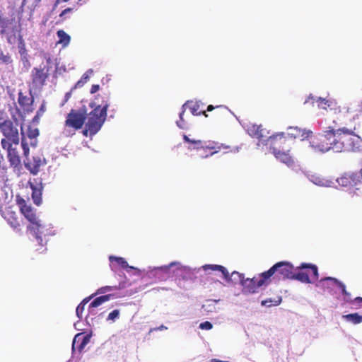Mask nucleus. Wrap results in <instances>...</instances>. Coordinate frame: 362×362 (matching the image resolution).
<instances>
[{
    "label": "nucleus",
    "mask_w": 362,
    "mask_h": 362,
    "mask_svg": "<svg viewBox=\"0 0 362 362\" xmlns=\"http://www.w3.org/2000/svg\"><path fill=\"white\" fill-rule=\"evenodd\" d=\"M87 0H78L77 4L79 6H82L85 3H86Z\"/></svg>",
    "instance_id": "obj_47"
},
{
    "label": "nucleus",
    "mask_w": 362,
    "mask_h": 362,
    "mask_svg": "<svg viewBox=\"0 0 362 362\" xmlns=\"http://www.w3.org/2000/svg\"><path fill=\"white\" fill-rule=\"evenodd\" d=\"M21 18L16 19L13 16L4 17L0 16V34L5 37L9 45H13L17 40L23 44V36L21 35Z\"/></svg>",
    "instance_id": "obj_3"
},
{
    "label": "nucleus",
    "mask_w": 362,
    "mask_h": 362,
    "mask_svg": "<svg viewBox=\"0 0 362 362\" xmlns=\"http://www.w3.org/2000/svg\"><path fill=\"white\" fill-rule=\"evenodd\" d=\"M311 134V131H307L298 127H290L288 132H285V136H288V139L294 144L296 139L303 141L308 138Z\"/></svg>",
    "instance_id": "obj_19"
},
{
    "label": "nucleus",
    "mask_w": 362,
    "mask_h": 362,
    "mask_svg": "<svg viewBox=\"0 0 362 362\" xmlns=\"http://www.w3.org/2000/svg\"><path fill=\"white\" fill-rule=\"evenodd\" d=\"M32 189V199L33 202L37 205L40 206L42 203V187H37L33 184H30Z\"/></svg>",
    "instance_id": "obj_28"
},
{
    "label": "nucleus",
    "mask_w": 362,
    "mask_h": 362,
    "mask_svg": "<svg viewBox=\"0 0 362 362\" xmlns=\"http://www.w3.org/2000/svg\"><path fill=\"white\" fill-rule=\"evenodd\" d=\"M176 264L175 262H172V263H170V264L169 265H168V266L161 267L160 269L161 270H163V271H167V270H168V269H169L170 267L173 266V265H174V264Z\"/></svg>",
    "instance_id": "obj_45"
},
{
    "label": "nucleus",
    "mask_w": 362,
    "mask_h": 362,
    "mask_svg": "<svg viewBox=\"0 0 362 362\" xmlns=\"http://www.w3.org/2000/svg\"><path fill=\"white\" fill-rule=\"evenodd\" d=\"M266 145L269 146L271 151H274L291 149L293 144L288 139V136H285V132H279L270 136L267 139Z\"/></svg>",
    "instance_id": "obj_11"
},
{
    "label": "nucleus",
    "mask_w": 362,
    "mask_h": 362,
    "mask_svg": "<svg viewBox=\"0 0 362 362\" xmlns=\"http://www.w3.org/2000/svg\"><path fill=\"white\" fill-rule=\"evenodd\" d=\"M357 190H358V189H356V190L353 191V192H349V194L351 197H354V195H356V196H359L357 193Z\"/></svg>",
    "instance_id": "obj_46"
},
{
    "label": "nucleus",
    "mask_w": 362,
    "mask_h": 362,
    "mask_svg": "<svg viewBox=\"0 0 362 362\" xmlns=\"http://www.w3.org/2000/svg\"><path fill=\"white\" fill-rule=\"evenodd\" d=\"M59 38L58 43L62 44L64 47L67 46L71 40L70 36L63 30H59L57 33Z\"/></svg>",
    "instance_id": "obj_32"
},
{
    "label": "nucleus",
    "mask_w": 362,
    "mask_h": 362,
    "mask_svg": "<svg viewBox=\"0 0 362 362\" xmlns=\"http://www.w3.org/2000/svg\"><path fill=\"white\" fill-rule=\"evenodd\" d=\"M114 296L112 294H107L100 296L95 298L89 305V309L94 308L100 306L103 303L107 302L110 300Z\"/></svg>",
    "instance_id": "obj_30"
},
{
    "label": "nucleus",
    "mask_w": 362,
    "mask_h": 362,
    "mask_svg": "<svg viewBox=\"0 0 362 362\" xmlns=\"http://www.w3.org/2000/svg\"><path fill=\"white\" fill-rule=\"evenodd\" d=\"M45 164L46 160L45 158L36 156L33 157V160L31 161H28L25 163V166L31 174L37 175L40 172V168Z\"/></svg>",
    "instance_id": "obj_22"
},
{
    "label": "nucleus",
    "mask_w": 362,
    "mask_h": 362,
    "mask_svg": "<svg viewBox=\"0 0 362 362\" xmlns=\"http://www.w3.org/2000/svg\"><path fill=\"white\" fill-rule=\"evenodd\" d=\"M90 341V337L88 336H82L81 334H78L75 336L73 343H72V349L73 350H77L79 352H81L85 346L88 344Z\"/></svg>",
    "instance_id": "obj_25"
},
{
    "label": "nucleus",
    "mask_w": 362,
    "mask_h": 362,
    "mask_svg": "<svg viewBox=\"0 0 362 362\" xmlns=\"http://www.w3.org/2000/svg\"><path fill=\"white\" fill-rule=\"evenodd\" d=\"M210 362H229V361H221V360H218V359H216V358H213V359L211 360Z\"/></svg>",
    "instance_id": "obj_49"
},
{
    "label": "nucleus",
    "mask_w": 362,
    "mask_h": 362,
    "mask_svg": "<svg viewBox=\"0 0 362 362\" xmlns=\"http://www.w3.org/2000/svg\"><path fill=\"white\" fill-rule=\"evenodd\" d=\"M92 296L87 297L84 298L81 303L77 306L76 309V313L77 317L79 319H81L83 317V313L84 310L85 305L89 302V300L91 299Z\"/></svg>",
    "instance_id": "obj_34"
},
{
    "label": "nucleus",
    "mask_w": 362,
    "mask_h": 362,
    "mask_svg": "<svg viewBox=\"0 0 362 362\" xmlns=\"http://www.w3.org/2000/svg\"><path fill=\"white\" fill-rule=\"evenodd\" d=\"M212 327H213L212 324L210 322H209V321H206V322H202L199 325V328L202 329L209 330Z\"/></svg>",
    "instance_id": "obj_41"
},
{
    "label": "nucleus",
    "mask_w": 362,
    "mask_h": 362,
    "mask_svg": "<svg viewBox=\"0 0 362 362\" xmlns=\"http://www.w3.org/2000/svg\"><path fill=\"white\" fill-rule=\"evenodd\" d=\"M73 8H67L62 11V12L60 13L59 17L63 18L66 13L71 12Z\"/></svg>",
    "instance_id": "obj_44"
},
{
    "label": "nucleus",
    "mask_w": 362,
    "mask_h": 362,
    "mask_svg": "<svg viewBox=\"0 0 362 362\" xmlns=\"http://www.w3.org/2000/svg\"><path fill=\"white\" fill-rule=\"evenodd\" d=\"M346 321L354 325H358L362 322V315L357 313L344 315L342 317Z\"/></svg>",
    "instance_id": "obj_31"
},
{
    "label": "nucleus",
    "mask_w": 362,
    "mask_h": 362,
    "mask_svg": "<svg viewBox=\"0 0 362 362\" xmlns=\"http://www.w3.org/2000/svg\"><path fill=\"white\" fill-rule=\"evenodd\" d=\"M204 271L211 269L212 271H219L222 273L226 282L228 284H240L244 280V275L238 272H233L230 274L223 266L218 264H205L202 267Z\"/></svg>",
    "instance_id": "obj_13"
},
{
    "label": "nucleus",
    "mask_w": 362,
    "mask_h": 362,
    "mask_svg": "<svg viewBox=\"0 0 362 362\" xmlns=\"http://www.w3.org/2000/svg\"><path fill=\"white\" fill-rule=\"evenodd\" d=\"M39 134L40 131L36 127L28 126L26 132H24L23 127L21 128V145L23 151V156L27 160H28L30 155V146L35 148L37 145Z\"/></svg>",
    "instance_id": "obj_9"
},
{
    "label": "nucleus",
    "mask_w": 362,
    "mask_h": 362,
    "mask_svg": "<svg viewBox=\"0 0 362 362\" xmlns=\"http://www.w3.org/2000/svg\"><path fill=\"white\" fill-rule=\"evenodd\" d=\"M327 139L321 134L310 141V147L315 152L325 153L329 151L332 150L333 146H332L331 143H327Z\"/></svg>",
    "instance_id": "obj_18"
},
{
    "label": "nucleus",
    "mask_w": 362,
    "mask_h": 362,
    "mask_svg": "<svg viewBox=\"0 0 362 362\" xmlns=\"http://www.w3.org/2000/svg\"><path fill=\"white\" fill-rule=\"evenodd\" d=\"M49 69L47 66L34 67L31 71L30 86L34 89H42L49 77Z\"/></svg>",
    "instance_id": "obj_12"
},
{
    "label": "nucleus",
    "mask_w": 362,
    "mask_h": 362,
    "mask_svg": "<svg viewBox=\"0 0 362 362\" xmlns=\"http://www.w3.org/2000/svg\"><path fill=\"white\" fill-rule=\"evenodd\" d=\"M281 302V297L278 296L276 299L272 300V298H267L264 300H262V305H267V306H271V305H278Z\"/></svg>",
    "instance_id": "obj_38"
},
{
    "label": "nucleus",
    "mask_w": 362,
    "mask_h": 362,
    "mask_svg": "<svg viewBox=\"0 0 362 362\" xmlns=\"http://www.w3.org/2000/svg\"><path fill=\"white\" fill-rule=\"evenodd\" d=\"M183 140L185 142L187 143L189 146H187V148L189 150H209L210 153H206L205 155H201V157L202 158H206L209 156H211L214 155L215 153H217L221 151H223L225 153H228L229 151H232L230 149V146H226L223 144H220L217 141H204L199 139H190L189 136L184 134L183 135Z\"/></svg>",
    "instance_id": "obj_6"
},
{
    "label": "nucleus",
    "mask_w": 362,
    "mask_h": 362,
    "mask_svg": "<svg viewBox=\"0 0 362 362\" xmlns=\"http://www.w3.org/2000/svg\"><path fill=\"white\" fill-rule=\"evenodd\" d=\"M99 89H100V86L98 84H94L91 86L90 92V93L93 94V93H96L98 90H99Z\"/></svg>",
    "instance_id": "obj_43"
},
{
    "label": "nucleus",
    "mask_w": 362,
    "mask_h": 362,
    "mask_svg": "<svg viewBox=\"0 0 362 362\" xmlns=\"http://www.w3.org/2000/svg\"><path fill=\"white\" fill-rule=\"evenodd\" d=\"M71 96V93H67L65 95L66 100H67Z\"/></svg>",
    "instance_id": "obj_54"
},
{
    "label": "nucleus",
    "mask_w": 362,
    "mask_h": 362,
    "mask_svg": "<svg viewBox=\"0 0 362 362\" xmlns=\"http://www.w3.org/2000/svg\"><path fill=\"white\" fill-rule=\"evenodd\" d=\"M185 112V109H182V112L180 113V120L177 122V125L180 129L185 128V120L183 119V115H184Z\"/></svg>",
    "instance_id": "obj_40"
},
{
    "label": "nucleus",
    "mask_w": 362,
    "mask_h": 362,
    "mask_svg": "<svg viewBox=\"0 0 362 362\" xmlns=\"http://www.w3.org/2000/svg\"><path fill=\"white\" fill-rule=\"evenodd\" d=\"M291 149H285L283 151H271L274 157L280 162L291 166L294 164L293 156L291 153Z\"/></svg>",
    "instance_id": "obj_23"
},
{
    "label": "nucleus",
    "mask_w": 362,
    "mask_h": 362,
    "mask_svg": "<svg viewBox=\"0 0 362 362\" xmlns=\"http://www.w3.org/2000/svg\"><path fill=\"white\" fill-rule=\"evenodd\" d=\"M218 302L216 300H207L206 303L202 305V308L207 312H213L216 310L215 304Z\"/></svg>",
    "instance_id": "obj_36"
},
{
    "label": "nucleus",
    "mask_w": 362,
    "mask_h": 362,
    "mask_svg": "<svg viewBox=\"0 0 362 362\" xmlns=\"http://www.w3.org/2000/svg\"><path fill=\"white\" fill-rule=\"evenodd\" d=\"M120 315V312L119 310H114L110 312L107 317V321L115 322L116 320L119 319Z\"/></svg>",
    "instance_id": "obj_39"
},
{
    "label": "nucleus",
    "mask_w": 362,
    "mask_h": 362,
    "mask_svg": "<svg viewBox=\"0 0 362 362\" xmlns=\"http://www.w3.org/2000/svg\"><path fill=\"white\" fill-rule=\"evenodd\" d=\"M294 272V279L302 283L311 284L318 280L317 267L313 264L302 263Z\"/></svg>",
    "instance_id": "obj_10"
},
{
    "label": "nucleus",
    "mask_w": 362,
    "mask_h": 362,
    "mask_svg": "<svg viewBox=\"0 0 362 362\" xmlns=\"http://www.w3.org/2000/svg\"><path fill=\"white\" fill-rule=\"evenodd\" d=\"M27 230L36 242V246L37 247L36 251H45L47 250L46 245L48 241L47 238L55 235V230L52 224L47 223L42 220L34 225H28Z\"/></svg>",
    "instance_id": "obj_5"
},
{
    "label": "nucleus",
    "mask_w": 362,
    "mask_h": 362,
    "mask_svg": "<svg viewBox=\"0 0 362 362\" xmlns=\"http://www.w3.org/2000/svg\"><path fill=\"white\" fill-rule=\"evenodd\" d=\"M189 107L192 114L195 116L203 115L206 117H208V115L206 114V111L203 110L202 111L200 110V104L197 102L193 103L192 101H187L186 103H185L182 105V109H185V107Z\"/></svg>",
    "instance_id": "obj_26"
},
{
    "label": "nucleus",
    "mask_w": 362,
    "mask_h": 362,
    "mask_svg": "<svg viewBox=\"0 0 362 362\" xmlns=\"http://www.w3.org/2000/svg\"><path fill=\"white\" fill-rule=\"evenodd\" d=\"M92 73V69H89L86 73H84L81 76V79L76 83L72 90L83 87L84 84L87 83L88 80L89 79L90 74H91Z\"/></svg>",
    "instance_id": "obj_33"
},
{
    "label": "nucleus",
    "mask_w": 362,
    "mask_h": 362,
    "mask_svg": "<svg viewBox=\"0 0 362 362\" xmlns=\"http://www.w3.org/2000/svg\"><path fill=\"white\" fill-rule=\"evenodd\" d=\"M321 281H330L332 285L337 286L338 288L341 289V293L344 295V300L346 302H349L351 300L350 293L347 292L346 289V286L344 283L340 281L336 278L334 277H325L322 279Z\"/></svg>",
    "instance_id": "obj_24"
},
{
    "label": "nucleus",
    "mask_w": 362,
    "mask_h": 362,
    "mask_svg": "<svg viewBox=\"0 0 362 362\" xmlns=\"http://www.w3.org/2000/svg\"><path fill=\"white\" fill-rule=\"evenodd\" d=\"M264 279L270 284L272 280L279 281L286 279H294L293 266L288 262H279L269 269L263 272Z\"/></svg>",
    "instance_id": "obj_7"
},
{
    "label": "nucleus",
    "mask_w": 362,
    "mask_h": 362,
    "mask_svg": "<svg viewBox=\"0 0 362 362\" xmlns=\"http://www.w3.org/2000/svg\"><path fill=\"white\" fill-rule=\"evenodd\" d=\"M354 301L358 302V303H362V297H356L354 299Z\"/></svg>",
    "instance_id": "obj_51"
},
{
    "label": "nucleus",
    "mask_w": 362,
    "mask_h": 362,
    "mask_svg": "<svg viewBox=\"0 0 362 362\" xmlns=\"http://www.w3.org/2000/svg\"><path fill=\"white\" fill-rule=\"evenodd\" d=\"M315 183L318 185H322L324 184L323 181L320 180H319L318 181L315 182Z\"/></svg>",
    "instance_id": "obj_52"
},
{
    "label": "nucleus",
    "mask_w": 362,
    "mask_h": 362,
    "mask_svg": "<svg viewBox=\"0 0 362 362\" xmlns=\"http://www.w3.org/2000/svg\"><path fill=\"white\" fill-rule=\"evenodd\" d=\"M18 103L23 113L29 114L33 112L34 97L31 90H30L28 95L20 90L18 93Z\"/></svg>",
    "instance_id": "obj_17"
},
{
    "label": "nucleus",
    "mask_w": 362,
    "mask_h": 362,
    "mask_svg": "<svg viewBox=\"0 0 362 362\" xmlns=\"http://www.w3.org/2000/svg\"><path fill=\"white\" fill-rule=\"evenodd\" d=\"M214 110H216V111L214 112V115L220 117L227 115L228 111V107L225 105L214 106L212 105H209L206 108V111L208 112H211Z\"/></svg>",
    "instance_id": "obj_29"
},
{
    "label": "nucleus",
    "mask_w": 362,
    "mask_h": 362,
    "mask_svg": "<svg viewBox=\"0 0 362 362\" xmlns=\"http://www.w3.org/2000/svg\"><path fill=\"white\" fill-rule=\"evenodd\" d=\"M13 143H6L3 141L1 145L4 150L7 152V158L11 167L19 168L21 166V158L16 147L13 146Z\"/></svg>",
    "instance_id": "obj_16"
},
{
    "label": "nucleus",
    "mask_w": 362,
    "mask_h": 362,
    "mask_svg": "<svg viewBox=\"0 0 362 362\" xmlns=\"http://www.w3.org/2000/svg\"><path fill=\"white\" fill-rule=\"evenodd\" d=\"M109 260L111 263L115 262L119 267L124 269L138 270L137 268L129 266L124 258L121 257L110 256Z\"/></svg>",
    "instance_id": "obj_27"
},
{
    "label": "nucleus",
    "mask_w": 362,
    "mask_h": 362,
    "mask_svg": "<svg viewBox=\"0 0 362 362\" xmlns=\"http://www.w3.org/2000/svg\"><path fill=\"white\" fill-rule=\"evenodd\" d=\"M358 175L360 176V178H361V181L362 180V168L361 169L359 173H358Z\"/></svg>",
    "instance_id": "obj_55"
},
{
    "label": "nucleus",
    "mask_w": 362,
    "mask_h": 362,
    "mask_svg": "<svg viewBox=\"0 0 362 362\" xmlns=\"http://www.w3.org/2000/svg\"><path fill=\"white\" fill-rule=\"evenodd\" d=\"M87 0H78L77 4L79 6H82L85 3H86Z\"/></svg>",
    "instance_id": "obj_48"
},
{
    "label": "nucleus",
    "mask_w": 362,
    "mask_h": 362,
    "mask_svg": "<svg viewBox=\"0 0 362 362\" xmlns=\"http://www.w3.org/2000/svg\"><path fill=\"white\" fill-rule=\"evenodd\" d=\"M204 151V154L203 155H205L206 153H210V151L209 150H205V151Z\"/></svg>",
    "instance_id": "obj_56"
},
{
    "label": "nucleus",
    "mask_w": 362,
    "mask_h": 362,
    "mask_svg": "<svg viewBox=\"0 0 362 362\" xmlns=\"http://www.w3.org/2000/svg\"><path fill=\"white\" fill-rule=\"evenodd\" d=\"M119 288L115 286H103L101 288H99L96 293H95V295H97V294H103V293H105L107 292H110V291H115V290H117L119 289ZM94 296L92 295L91 296L93 297Z\"/></svg>",
    "instance_id": "obj_37"
},
{
    "label": "nucleus",
    "mask_w": 362,
    "mask_h": 362,
    "mask_svg": "<svg viewBox=\"0 0 362 362\" xmlns=\"http://www.w3.org/2000/svg\"><path fill=\"white\" fill-rule=\"evenodd\" d=\"M315 102L319 108L329 111L336 115L333 122L337 125L346 124L347 121H351L352 119L349 108L345 105H339L335 100L318 98Z\"/></svg>",
    "instance_id": "obj_4"
},
{
    "label": "nucleus",
    "mask_w": 362,
    "mask_h": 362,
    "mask_svg": "<svg viewBox=\"0 0 362 362\" xmlns=\"http://www.w3.org/2000/svg\"><path fill=\"white\" fill-rule=\"evenodd\" d=\"M322 135L327 139V142L333 146L332 150L336 152L358 151L362 147L361 138L346 127L334 129L329 127L323 132Z\"/></svg>",
    "instance_id": "obj_1"
},
{
    "label": "nucleus",
    "mask_w": 362,
    "mask_h": 362,
    "mask_svg": "<svg viewBox=\"0 0 362 362\" xmlns=\"http://www.w3.org/2000/svg\"><path fill=\"white\" fill-rule=\"evenodd\" d=\"M40 117H37V114L35 115V116L33 117V122H37L38 120L40 119Z\"/></svg>",
    "instance_id": "obj_53"
},
{
    "label": "nucleus",
    "mask_w": 362,
    "mask_h": 362,
    "mask_svg": "<svg viewBox=\"0 0 362 362\" xmlns=\"http://www.w3.org/2000/svg\"><path fill=\"white\" fill-rule=\"evenodd\" d=\"M64 133L65 134V135H66V136H69V134H66V130H64Z\"/></svg>",
    "instance_id": "obj_57"
},
{
    "label": "nucleus",
    "mask_w": 362,
    "mask_h": 362,
    "mask_svg": "<svg viewBox=\"0 0 362 362\" xmlns=\"http://www.w3.org/2000/svg\"><path fill=\"white\" fill-rule=\"evenodd\" d=\"M110 106L109 97L103 101L101 105L91 103L90 107L93 110L88 115V120L86 123L85 129L83 130V135L86 137L93 136L101 129L107 117V110Z\"/></svg>",
    "instance_id": "obj_2"
},
{
    "label": "nucleus",
    "mask_w": 362,
    "mask_h": 362,
    "mask_svg": "<svg viewBox=\"0 0 362 362\" xmlns=\"http://www.w3.org/2000/svg\"><path fill=\"white\" fill-rule=\"evenodd\" d=\"M13 120L10 119H3L0 117V132L4 136L1 140V145L3 141L13 143L14 145L19 144L20 134L18 132V124L17 118L13 117Z\"/></svg>",
    "instance_id": "obj_8"
},
{
    "label": "nucleus",
    "mask_w": 362,
    "mask_h": 362,
    "mask_svg": "<svg viewBox=\"0 0 362 362\" xmlns=\"http://www.w3.org/2000/svg\"><path fill=\"white\" fill-rule=\"evenodd\" d=\"M19 204L21 213L30 222L29 225H34L35 223H37L40 221V219H39L36 216L34 209L31 207V206L28 205L25 200L22 199L21 202H19Z\"/></svg>",
    "instance_id": "obj_21"
},
{
    "label": "nucleus",
    "mask_w": 362,
    "mask_h": 362,
    "mask_svg": "<svg viewBox=\"0 0 362 362\" xmlns=\"http://www.w3.org/2000/svg\"><path fill=\"white\" fill-rule=\"evenodd\" d=\"M41 0H35V1L37 2H40Z\"/></svg>",
    "instance_id": "obj_58"
},
{
    "label": "nucleus",
    "mask_w": 362,
    "mask_h": 362,
    "mask_svg": "<svg viewBox=\"0 0 362 362\" xmlns=\"http://www.w3.org/2000/svg\"><path fill=\"white\" fill-rule=\"evenodd\" d=\"M15 213H11L10 217L7 218L8 223L11 225L12 228L16 230L21 229V223L18 219L14 216Z\"/></svg>",
    "instance_id": "obj_35"
},
{
    "label": "nucleus",
    "mask_w": 362,
    "mask_h": 362,
    "mask_svg": "<svg viewBox=\"0 0 362 362\" xmlns=\"http://www.w3.org/2000/svg\"><path fill=\"white\" fill-rule=\"evenodd\" d=\"M86 112L85 110H71L65 120V127H71L74 130L81 129L85 123Z\"/></svg>",
    "instance_id": "obj_15"
},
{
    "label": "nucleus",
    "mask_w": 362,
    "mask_h": 362,
    "mask_svg": "<svg viewBox=\"0 0 362 362\" xmlns=\"http://www.w3.org/2000/svg\"><path fill=\"white\" fill-rule=\"evenodd\" d=\"M269 284V281H265L264 279L263 272L253 278L244 279L242 282L243 291L244 293H255L259 288L267 286Z\"/></svg>",
    "instance_id": "obj_14"
},
{
    "label": "nucleus",
    "mask_w": 362,
    "mask_h": 362,
    "mask_svg": "<svg viewBox=\"0 0 362 362\" xmlns=\"http://www.w3.org/2000/svg\"><path fill=\"white\" fill-rule=\"evenodd\" d=\"M337 182L342 187H353L361 182V178L356 173H344L337 179Z\"/></svg>",
    "instance_id": "obj_20"
},
{
    "label": "nucleus",
    "mask_w": 362,
    "mask_h": 362,
    "mask_svg": "<svg viewBox=\"0 0 362 362\" xmlns=\"http://www.w3.org/2000/svg\"><path fill=\"white\" fill-rule=\"evenodd\" d=\"M167 329V327H165L164 325H161L159 327L155 328L154 330H162V329Z\"/></svg>",
    "instance_id": "obj_50"
},
{
    "label": "nucleus",
    "mask_w": 362,
    "mask_h": 362,
    "mask_svg": "<svg viewBox=\"0 0 362 362\" xmlns=\"http://www.w3.org/2000/svg\"><path fill=\"white\" fill-rule=\"evenodd\" d=\"M46 110L45 105L43 103L37 111V117H41Z\"/></svg>",
    "instance_id": "obj_42"
}]
</instances>
